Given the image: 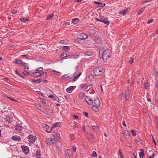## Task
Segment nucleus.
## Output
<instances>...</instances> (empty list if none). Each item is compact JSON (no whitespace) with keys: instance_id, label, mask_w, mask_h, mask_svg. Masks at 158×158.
Segmentation results:
<instances>
[{"instance_id":"nucleus-1","label":"nucleus","mask_w":158,"mask_h":158,"mask_svg":"<svg viewBox=\"0 0 158 158\" xmlns=\"http://www.w3.org/2000/svg\"><path fill=\"white\" fill-rule=\"evenodd\" d=\"M111 56L110 51L107 49L104 51L102 54V58L105 62H106L110 58Z\"/></svg>"},{"instance_id":"nucleus-2","label":"nucleus","mask_w":158,"mask_h":158,"mask_svg":"<svg viewBox=\"0 0 158 158\" xmlns=\"http://www.w3.org/2000/svg\"><path fill=\"white\" fill-rule=\"evenodd\" d=\"M104 72V70L101 67L95 68L94 69L93 73L95 76H98L102 74Z\"/></svg>"},{"instance_id":"nucleus-3","label":"nucleus","mask_w":158,"mask_h":158,"mask_svg":"<svg viewBox=\"0 0 158 158\" xmlns=\"http://www.w3.org/2000/svg\"><path fill=\"white\" fill-rule=\"evenodd\" d=\"M80 87L81 89H84L85 92H88L92 88V86L90 85L87 86L86 84H82L80 85Z\"/></svg>"},{"instance_id":"nucleus-4","label":"nucleus","mask_w":158,"mask_h":158,"mask_svg":"<svg viewBox=\"0 0 158 158\" xmlns=\"http://www.w3.org/2000/svg\"><path fill=\"white\" fill-rule=\"evenodd\" d=\"M46 143L49 146L52 145L56 143L55 139H52L50 138H47L46 139Z\"/></svg>"},{"instance_id":"nucleus-5","label":"nucleus","mask_w":158,"mask_h":158,"mask_svg":"<svg viewBox=\"0 0 158 158\" xmlns=\"http://www.w3.org/2000/svg\"><path fill=\"white\" fill-rule=\"evenodd\" d=\"M28 141L30 143H33L36 139V137L33 135H30L28 136Z\"/></svg>"},{"instance_id":"nucleus-6","label":"nucleus","mask_w":158,"mask_h":158,"mask_svg":"<svg viewBox=\"0 0 158 158\" xmlns=\"http://www.w3.org/2000/svg\"><path fill=\"white\" fill-rule=\"evenodd\" d=\"M15 129L18 131H21L23 129L22 124L21 123L19 124L16 123V125L15 126Z\"/></svg>"},{"instance_id":"nucleus-7","label":"nucleus","mask_w":158,"mask_h":158,"mask_svg":"<svg viewBox=\"0 0 158 158\" xmlns=\"http://www.w3.org/2000/svg\"><path fill=\"white\" fill-rule=\"evenodd\" d=\"M87 36L86 35L81 33L80 34L79 37L76 40V41L78 42L80 40H84L87 39Z\"/></svg>"},{"instance_id":"nucleus-8","label":"nucleus","mask_w":158,"mask_h":158,"mask_svg":"<svg viewBox=\"0 0 158 158\" xmlns=\"http://www.w3.org/2000/svg\"><path fill=\"white\" fill-rule=\"evenodd\" d=\"M73 77V75H64L61 76V78L63 80L65 81L71 79Z\"/></svg>"},{"instance_id":"nucleus-9","label":"nucleus","mask_w":158,"mask_h":158,"mask_svg":"<svg viewBox=\"0 0 158 158\" xmlns=\"http://www.w3.org/2000/svg\"><path fill=\"white\" fill-rule=\"evenodd\" d=\"M85 100L89 105H92L93 103V101L91 98L86 96L85 98Z\"/></svg>"},{"instance_id":"nucleus-10","label":"nucleus","mask_w":158,"mask_h":158,"mask_svg":"<svg viewBox=\"0 0 158 158\" xmlns=\"http://www.w3.org/2000/svg\"><path fill=\"white\" fill-rule=\"evenodd\" d=\"M23 152L25 154H27L29 152V148L27 146L23 145L21 147Z\"/></svg>"},{"instance_id":"nucleus-11","label":"nucleus","mask_w":158,"mask_h":158,"mask_svg":"<svg viewBox=\"0 0 158 158\" xmlns=\"http://www.w3.org/2000/svg\"><path fill=\"white\" fill-rule=\"evenodd\" d=\"M11 139L14 141L19 142L21 140V138L19 136L15 135L11 137Z\"/></svg>"},{"instance_id":"nucleus-12","label":"nucleus","mask_w":158,"mask_h":158,"mask_svg":"<svg viewBox=\"0 0 158 158\" xmlns=\"http://www.w3.org/2000/svg\"><path fill=\"white\" fill-rule=\"evenodd\" d=\"M130 90L129 89H127L125 92V97L127 101H129L130 98Z\"/></svg>"},{"instance_id":"nucleus-13","label":"nucleus","mask_w":158,"mask_h":158,"mask_svg":"<svg viewBox=\"0 0 158 158\" xmlns=\"http://www.w3.org/2000/svg\"><path fill=\"white\" fill-rule=\"evenodd\" d=\"M123 134L124 137L127 138H129L131 136V134L130 132L126 130L123 131Z\"/></svg>"},{"instance_id":"nucleus-14","label":"nucleus","mask_w":158,"mask_h":158,"mask_svg":"<svg viewBox=\"0 0 158 158\" xmlns=\"http://www.w3.org/2000/svg\"><path fill=\"white\" fill-rule=\"evenodd\" d=\"M70 53H68L66 52H62L60 56V57L61 58H65L66 56H69L70 55Z\"/></svg>"},{"instance_id":"nucleus-15","label":"nucleus","mask_w":158,"mask_h":158,"mask_svg":"<svg viewBox=\"0 0 158 158\" xmlns=\"http://www.w3.org/2000/svg\"><path fill=\"white\" fill-rule=\"evenodd\" d=\"M94 104L93 105L96 106H99L100 104V101L98 98H96L94 99L93 101Z\"/></svg>"},{"instance_id":"nucleus-16","label":"nucleus","mask_w":158,"mask_h":158,"mask_svg":"<svg viewBox=\"0 0 158 158\" xmlns=\"http://www.w3.org/2000/svg\"><path fill=\"white\" fill-rule=\"evenodd\" d=\"M40 72H35L31 73V76L32 77H39Z\"/></svg>"},{"instance_id":"nucleus-17","label":"nucleus","mask_w":158,"mask_h":158,"mask_svg":"<svg viewBox=\"0 0 158 158\" xmlns=\"http://www.w3.org/2000/svg\"><path fill=\"white\" fill-rule=\"evenodd\" d=\"M61 123L55 122L52 125L51 129H52L53 128H55L57 127H59L60 126V124Z\"/></svg>"},{"instance_id":"nucleus-18","label":"nucleus","mask_w":158,"mask_h":158,"mask_svg":"<svg viewBox=\"0 0 158 158\" xmlns=\"http://www.w3.org/2000/svg\"><path fill=\"white\" fill-rule=\"evenodd\" d=\"M80 19L78 18H75L72 20V22L74 24H76L80 22Z\"/></svg>"},{"instance_id":"nucleus-19","label":"nucleus","mask_w":158,"mask_h":158,"mask_svg":"<svg viewBox=\"0 0 158 158\" xmlns=\"http://www.w3.org/2000/svg\"><path fill=\"white\" fill-rule=\"evenodd\" d=\"M96 44H101L102 43V39L100 37L97 38L95 40Z\"/></svg>"},{"instance_id":"nucleus-20","label":"nucleus","mask_w":158,"mask_h":158,"mask_svg":"<svg viewBox=\"0 0 158 158\" xmlns=\"http://www.w3.org/2000/svg\"><path fill=\"white\" fill-rule=\"evenodd\" d=\"M39 75V77H41L43 78H46L47 77V73L46 72H43L42 73H41L40 72Z\"/></svg>"},{"instance_id":"nucleus-21","label":"nucleus","mask_w":158,"mask_h":158,"mask_svg":"<svg viewBox=\"0 0 158 158\" xmlns=\"http://www.w3.org/2000/svg\"><path fill=\"white\" fill-rule=\"evenodd\" d=\"M42 81V79H40L37 80H35L34 79H33L31 80V82L35 84L38 83H39L41 82Z\"/></svg>"},{"instance_id":"nucleus-22","label":"nucleus","mask_w":158,"mask_h":158,"mask_svg":"<svg viewBox=\"0 0 158 158\" xmlns=\"http://www.w3.org/2000/svg\"><path fill=\"white\" fill-rule=\"evenodd\" d=\"M74 89V88L73 86H71L69 87V88H67L66 89V91L69 93H70L72 92V91Z\"/></svg>"},{"instance_id":"nucleus-23","label":"nucleus","mask_w":158,"mask_h":158,"mask_svg":"<svg viewBox=\"0 0 158 158\" xmlns=\"http://www.w3.org/2000/svg\"><path fill=\"white\" fill-rule=\"evenodd\" d=\"M140 152L139 153V156L140 158H143L144 156V154L143 152V149H140Z\"/></svg>"},{"instance_id":"nucleus-24","label":"nucleus","mask_w":158,"mask_h":158,"mask_svg":"<svg viewBox=\"0 0 158 158\" xmlns=\"http://www.w3.org/2000/svg\"><path fill=\"white\" fill-rule=\"evenodd\" d=\"M88 134L89 135L88 137L89 139L93 140L94 139V137L93 136V134L91 132H88Z\"/></svg>"},{"instance_id":"nucleus-25","label":"nucleus","mask_w":158,"mask_h":158,"mask_svg":"<svg viewBox=\"0 0 158 158\" xmlns=\"http://www.w3.org/2000/svg\"><path fill=\"white\" fill-rule=\"evenodd\" d=\"M53 16L54 14L53 13L48 15L46 18V20H48L49 19H51L53 17Z\"/></svg>"},{"instance_id":"nucleus-26","label":"nucleus","mask_w":158,"mask_h":158,"mask_svg":"<svg viewBox=\"0 0 158 158\" xmlns=\"http://www.w3.org/2000/svg\"><path fill=\"white\" fill-rule=\"evenodd\" d=\"M85 94L82 92L80 93L78 95V97L80 99H82L85 96Z\"/></svg>"},{"instance_id":"nucleus-27","label":"nucleus","mask_w":158,"mask_h":158,"mask_svg":"<svg viewBox=\"0 0 158 158\" xmlns=\"http://www.w3.org/2000/svg\"><path fill=\"white\" fill-rule=\"evenodd\" d=\"M22 66L23 67V68L24 69L27 70L29 69V68L27 63H24V64H22Z\"/></svg>"},{"instance_id":"nucleus-28","label":"nucleus","mask_w":158,"mask_h":158,"mask_svg":"<svg viewBox=\"0 0 158 158\" xmlns=\"http://www.w3.org/2000/svg\"><path fill=\"white\" fill-rule=\"evenodd\" d=\"M35 105L36 108L40 110H41L43 108L42 106L36 103L35 104Z\"/></svg>"},{"instance_id":"nucleus-29","label":"nucleus","mask_w":158,"mask_h":158,"mask_svg":"<svg viewBox=\"0 0 158 158\" xmlns=\"http://www.w3.org/2000/svg\"><path fill=\"white\" fill-rule=\"evenodd\" d=\"M62 48L63 50L67 52L70 49L69 47L68 46H63Z\"/></svg>"},{"instance_id":"nucleus-30","label":"nucleus","mask_w":158,"mask_h":158,"mask_svg":"<svg viewBox=\"0 0 158 158\" xmlns=\"http://www.w3.org/2000/svg\"><path fill=\"white\" fill-rule=\"evenodd\" d=\"M79 56V55H74L70 57H69V58L70 59H76L78 58Z\"/></svg>"},{"instance_id":"nucleus-31","label":"nucleus","mask_w":158,"mask_h":158,"mask_svg":"<svg viewBox=\"0 0 158 158\" xmlns=\"http://www.w3.org/2000/svg\"><path fill=\"white\" fill-rule=\"evenodd\" d=\"M98 106H97L95 105H93V106L92 107V109L93 110L95 111H97L98 110Z\"/></svg>"},{"instance_id":"nucleus-32","label":"nucleus","mask_w":158,"mask_h":158,"mask_svg":"<svg viewBox=\"0 0 158 158\" xmlns=\"http://www.w3.org/2000/svg\"><path fill=\"white\" fill-rule=\"evenodd\" d=\"M107 20V19L105 20V19H102V21H101V22L104 23L106 24L107 25L109 24L110 23L109 21Z\"/></svg>"},{"instance_id":"nucleus-33","label":"nucleus","mask_w":158,"mask_h":158,"mask_svg":"<svg viewBox=\"0 0 158 158\" xmlns=\"http://www.w3.org/2000/svg\"><path fill=\"white\" fill-rule=\"evenodd\" d=\"M54 133L55 135L57 137H60V135L59 133L58 132V131H54Z\"/></svg>"},{"instance_id":"nucleus-34","label":"nucleus","mask_w":158,"mask_h":158,"mask_svg":"<svg viewBox=\"0 0 158 158\" xmlns=\"http://www.w3.org/2000/svg\"><path fill=\"white\" fill-rule=\"evenodd\" d=\"M38 99H40V101L41 102H42V103L43 104H45V105H46V102L44 101V99L42 98H38Z\"/></svg>"},{"instance_id":"nucleus-35","label":"nucleus","mask_w":158,"mask_h":158,"mask_svg":"<svg viewBox=\"0 0 158 158\" xmlns=\"http://www.w3.org/2000/svg\"><path fill=\"white\" fill-rule=\"evenodd\" d=\"M21 61L20 60L18 59H16L14 61V63L16 64H21Z\"/></svg>"},{"instance_id":"nucleus-36","label":"nucleus","mask_w":158,"mask_h":158,"mask_svg":"<svg viewBox=\"0 0 158 158\" xmlns=\"http://www.w3.org/2000/svg\"><path fill=\"white\" fill-rule=\"evenodd\" d=\"M105 5L106 4L105 3L100 2L98 5V7H102L105 6Z\"/></svg>"},{"instance_id":"nucleus-37","label":"nucleus","mask_w":158,"mask_h":158,"mask_svg":"<svg viewBox=\"0 0 158 158\" xmlns=\"http://www.w3.org/2000/svg\"><path fill=\"white\" fill-rule=\"evenodd\" d=\"M23 74L25 76H28L29 75L30 73L29 72H27V71L25 70L23 72Z\"/></svg>"},{"instance_id":"nucleus-38","label":"nucleus","mask_w":158,"mask_h":158,"mask_svg":"<svg viewBox=\"0 0 158 158\" xmlns=\"http://www.w3.org/2000/svg\"><path fill=\"white\" fill-rule=\"evenodd\" d=\"M52 71L55 74L58 75H60L61 74V73L59 72H58L55 70H53Z\"/></svg>"},{"instance_id":"nucleus-39","label":"nucleus","mask_w":158,"mask_h":158,"mask_svg":"<svg viewBox=\"0 0 158 158\" xmlns=\"http://www.w3.org/2000/svg\"><path fill=\"white\" fill-rule=\"evenodd\" d=\"M64 97L65 98V99L67 101H68L69 99L71 97L69 95H64Z\"/></svg>"},{"instance_id":"nucleus-40","label":"nucleus","mask_w":158,"mask_h":158,"mask_svg":"<svg viewBox=\"0 0 158 158\" xmlns=\"http://www.w3.org/2000/svg\"><path fill=\"white\" fill-rule=\"evenodd\" d=\"M131 132L132 136H135L136 135V132L135 130H131Z\"/></svg>"},{"instance_id":"nucleus-41","label":"nucleus","mask_w":158,"mask_h":158,"mask_svg":"<svg viewBox=\"0 0 158 158\" xmlns=\"http://www.w3.org/2000/svg\"><path fill=\"white\" fill-rule=\"evenodd\" d=\"M41 156L40 153V152L37 151L36 152V156L37 158H40Z\"/></svg>"},{"instance_id":"nucleus-42","label":"nucleus","mask_w":158,"mask_h":158,"mask_svg":"<svg viewBox=\"0 0 158 158\" xmlns=\"http://www.w3.org/2000/svg\"><path fill=\"white\" fill-rule=\"evenodd\" d=\"M92 55V53L90 52H85V56H90Z\"/></svg>"},{"instance_id":"nucleus-43","label":"nucleus","mask_w":158,"mask_h":158,"mask_svg":"<svg viewBox=\"0 0 158 158\" xmlns=\"http://www.w3.org/2000/svg\"><path fill=\"white\" fill-rule=\"evenodd\" d=\"M118 153L119 154H118V156H120L121 158H123V154L120 149H119L118 151Z\"/></svg>"},{"instance_id":"nucleus-44","label":"nucleus","mask_w":158,"mask_h":158,"mask_svg":"<svg viewBox=\"0 0 158 158\" xmlns=\"http://www.w3.org/2000/svg\"><path fill=\"white\" fill-rule=\"evenodd\" d=\"M119 98H120V100H122L124 98V94L123 93L120 94V95Z\"/></svg>"},{"instance_id":"nucleus-45","label":"nucleus","mask_w":158,"mask_h":158,"mask_svg":"<svg viewBox=\"0 0 158 158\" xmlns=\"http://www.w3.org/2000/svg\"><path fill=\"white\" fill-rule=\"evenodd\" d=\"M20 20L22 22H24L25 21H27L28 20V19L25 18H20Z\"/></svg>"},{"instance_id":"nucleus-46","label":"nucleus","mask_w":158,"mask_h":158,"mask_svg":"<svg viewBox=\"0 0 158 158\" xmlns=\"http://www.w3.org/2000/svg\"><path fill=\"white\" fill-rule=\"evenodd\" d=\"M50 138H51V139H55V141L56 142V139L55 137V136L53 135H50Z\"/></svg>"},{"instance_id":"nucleus-47","label":"nucleus","mask_w":158,"mask_h":158,"mask_svg":"<svg viewBox=\"0 0 158 158\" xmlns=\"http://www.w3.org/2000/svg\"><path fill=\"white\" fill-rule=\"evenodd\" d=\"M92 128L93 129L96 131H97L98 129V128L97 126H93L92 127Z\"/></svg>"},{"instance_id":"nucleus-48","label":"nucleus","mask_w":158,"mask_h":158,"mask_svg":"<svg viewBox=\"0 0 158 158\" xmlns=\"http://www.w3.org/2000/svg\"><path fill=\"white\" fill-rule=\"evenodd\" d=\"M66 42L65 40H61L60 41V44H64V43H66Z\"/></svg>"},{"instance_id":"nucleus-49","label":"nucleus","mask_w":158,"mask_h":158,"mask_svg":"<svg viewBox=\"0 0 158 158\" xmlns=\"http://www.w3.org/2000/svg\"><path fill=\"white\" fill-rule=\"evenodd\" d=\"M93 156L94 157H97V154L96 152L95 151H94L93 153Z\"/></svg>"},{"instance_id":"nucleus-50","label":"nucleus","mask_w":158,"mask_h":158,"mask_svg":"<svg viewBox=\"0 0 158 158\" xmlns=\"http://www.w3.org/2000/svg\"><path fill=\"white\" fill-rule=\"evenodd\" d=\"M153 19H152L150 20H149L147 22V23L149 24L153 22Z\"/></svg>"},{"instance_id":"nucleus-51","label":"nucleus","mask_w":158,"mask_h":158,"mask_svg":"<svg viewBox=\"0 0 158 158\" xmlns=\"http://www.w3.org/2000/svg\"><path fill=\"white\" fill-rule=\"evenodd\" d=\"M149 87V85L148 83H146L145 84V88L148 89Z\"/></svg>"},{"instance_id":"nucleus-52","label":"nucleus","mask_w":158,"mask_h":158,"mask_svg":"<svg viewBox=\"0 0 158 158\" xmlns=\"http://www.w3.org/2000/svg\"><path fill=\"white\" fill-rule=\"evenodd\" d=\"M17 12V10H16L14 9L12 10L11 13L13 14H15Z\"/></svg>"},{"instance_id":"nucleus-53","label":"nucleus","mask_w":158,"mask_h":158,"mask_svg":"<svg viewBox=\"0 0 158 158\" xmlns=\"http://www.w3.org/2000/svg\"><path fill=\"white\" fill-rule=\"evenodd\" d=\"M21 56L24 57L27 59H28V56L27 55H21Z\"/></svg>"},{"instance_id":"nucleus-54","label":"nucleus","mask_w":158,"mask_h":158,"mask_svg":"<svg viewBox=\"0 0 158 158\" xmlns=\"http://www.w3.org/2000/svg\"><path fill=\"white\" fill-rule=\"evenodd\" d=\"M127 11V10H124L123 11L122 13V14L123 15H125L126 14V12Z\"/></svg>"},{"instance_id":"nucleus-55","label":"nucleus","mask_w":158,"mask_h":158,"mask_svg":"<svg viewBox=\"0 0 158 158\" xmlns=\"http://www.w3.org/2000/svg\"><path fill=\"white\" fill-rule=\"evenodd\" d=\"M82 130L83 132H85L86 131L85 127L84 125H83L82 128Z\"/></svg>"},{"instance_id":"nucleus-56","label":"nucleus","mask_w":158,"mask_h":158,"mask_svg":"<svg viewBox=\"0 0 158 158\" xmlns=\"http://www.w3.org/2000/svg\"><path fill=\"white\" fill-rule=\"evenodd\" d=\"M65 156H66L68 155H69V150H65Z\"/></svg>"},{"instance_id":"nucleus-57","label":"nucleus","mask_w":158,"mask_h":158,"mask_svg":"<svg viewBox=\"0 0 158 158\" xmlns=\"http://www.w3.org/2000/svg\"><path fill=\"white\" fill-rule=\"evenodd\" d=\"M65 157L66 158H73L72 157L70 156V154L65 156Z\"/></svg>"},{"instance_id":"nucleus-58","label":"nucleus","mask_w":158,"mask_h":158,"mask_svg":"<svg viewBox=\"0 0 158 158\" xmlns=\"http://www.w3.org/2000/svg\"><path fill=\"white\" fill-rule=\"evenodd\" d=\"M37 93L38 94H39L41 96H43V95H44L40 91H37Z\"/></svg>"},{"instance_id":"nucleus-59","label":"nucleus","mask_w":158,"mask_h":158,"mask_svg":"<svg viewBox=\"0 0 158 158\" xmlns=\"http://www.w3.org/2000/svg\"><path fill=\"white\" fill-rule=\"evenodd\" d=\"M5 80L6 82L7 83H9V82L10 81L9 80H8V78H7L5 77Z\"/></svg>"},{"instance_id":"nucleus-60","label":"nucleus","mask_w":158,"mask_h":158,"mask_svg":"<svg viewBox=\"0 0 158 158\" xmlns=\"http://www.w3.org/2000/svg\"><path fill=\"white\" fill-rule=\"evenodd\" d=\"M73 152H75L76 150V147L75 146L73 147Z\"/></svg>"},{"instance_id":"nucleus-61","label":"nucleus","mask_w":158,"mask_h":158,"mask_svg":"<svg viewBox=\"0 0 158 158\" xmlns=\"http://www.w3.org/2000/svg\"><path fill=\"white\" fill-rule=\"evenodd\" d=\"M143 12V11L140 9L138 12V14L139 15L141 14Z\"/></svg>"},{"instance_id":"nucleus-62","label":"nucleus","mask_w":158,"mask_h":158,"mask_svg":"<svg viewBox=\"0 0 158 158\" xmlns=\"http://www.w3.org/2000/svg\"><path fill=\"white\" fill-rule=\"evenodd\" d=\"M15 73L18 75L19 76L20 75V74L19 73V72L18 71V70H16L15 71Z\"/></svg>"},{"instance_id":"nucleus-63","label":"nucleus","mask_w":158,"mask_h":158,"mask_svg":"<svg viewBox=\"0 0 158 158\" xmlns=\"http://www.w3.org/2000/svg\"><path fill=\"white\" fill-rule=\"evenodd\" d=\"M129 62L131 63L132 64V63L134 62L133 59L132 58L131 59V60H129Z\"/></svg>"},{"instance_id":"nucleus-64","label":"nucleus","mask_w":158,"mask_h":158,"mask_svg":"<svg viewBox=\"0 0 158 158\" xmlns=\"http://www.w3.org/2000/svg\"><path fill=\"white\" fill-rule=\"evenodd\" d=\"M84 114L85 116L86 117H88V114L86 112H84Z\"/></svg>"}]
</instances>
